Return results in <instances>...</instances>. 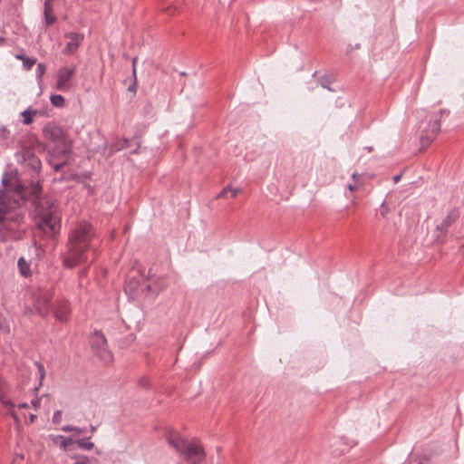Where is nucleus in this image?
<instances>
[{"mask_svg": "<svg viewBox=\"0 0 464 464\" xmlns=\"http://www.w3.org/2000/svg\"><path fill=\"white\" fill-rule=\"evenodd\" d=\"M95 237V230L91 224L86 221L78 222L69 233L64 266L72 268L81 264L91 263L92 259L89 258V250L94 251L92 241Z\"/></svg>", "mask_w": 464, "mask_h": 464, "instance_id": "f257e3e1", "label": "nucleus"}, {"mask_svg": "<svg viewBox=\"0 0 464 464\" xmlns=\"http://www.w3.org/2000/svg\"><path fill=\"white\" fill-rule=\"evenodd\" d=\"M22 198H11L0 189V230L14 231L24 221Z\"/></svg>", "mask_w": 464, "mask_h": 464, "instance_id": "f03ea898", "label": "nucleus"}, {"mask_svg": "<svg viewBox=\"0 0 464 464\" xmlns=\"http://www.w3.org/2000/svg\"><path fill=\"white\" fill-rule=\"evenodd\" d=\"M169 445L182 455L188 464H201L206 458V452L201 444L196 440H188L172 430L166 435Z\"/></svg>", "mask_w": 464, "mask_h": 464, "instance_id": "7ed1b4c3", "label": "nucleus"}, {"mask_svg": "<svg viewBox=\"0 0 464 464\" xmlns=\"http://www.w3.org/2000/svg\"><path fill=\"white\" fill-rule=\"evenodd\" d=\"M40 218V225L54 232L60 227V213L56 203L49 197H32L31 200Z\"/></svg>", "mask_w": 464, "mask_h": 464, "instance_id": "20e7f679", "label": "nucleus"}, {"mask_svg": "<svg viewBox=\"0 0 464 464\" xmlns=\"http://www.w3.org/2000/svg\"><path fill=\"white\" fill-rule=\"evenodd\" d=\"M8 173H4L1 184L5 195L11 198H22V205L31 200L32 197L42 194V184L40 181H34L29 186H24L19 179H9Z\"/></svg>", "mask_w": 464, "mask_h": 464, "instance_id": "39448f33", "label": "nucleus"}, {"mask_svg": "<svg viewBox=\"0 0 464 464\" xmlns=\"http://www.w3.org/2000/svg\"><path fill=\"white\" fill-rule=\"evenodd\" d=\"M91 345L93 353L105 364L112 362L113 356L107 347V340L100 331H95L91 338Z\"/></svg>", "mask_w": 464, "mask_h": 464, "instance_id": "423d86ee", "label": "nucleus"}, {"mask_svg": "<svg viewBox=\"0 0 464 464\" xmlns=\"http://www.w3.org/2000/svg\"><path fill=\"white\" fill-rule=\"evenodd\" d=\"M443 112V111H440L439 114L432 115L428 124V128L424 130L420 135V142L422 146H428L436 138L440 130V115Z\"/></svg>", "mask_w": 464, "mask_h": 464, "instance_id": "0eeeda50", "label": "nucleus"}, {"mask_svg": "<svg viewBox=\"0 0 464 464\" xmlns=\"http://www.w3.org/2000/svg\"><path fill=\"white\" fill-rule=\"evenodd\" d=\"M76 72V67H61L57 73V82L55 89L61 92H66L70 89V81Z\"/></svg>", "mask_w": 464, "mask_h": 464, "instance_id": "6e6552de", "label": "nucleus"}, {"mask_svg": "<svg viewBox=\"0 0 464 464\" xmlns=\"http://www.w3.org/2000/svg\"><path fill=\"white\" fill-rule=\"evenodd\" d=\"M34 307L36 312L44 316L52 309L50 295L48 293L39 294L34 300Z\"/></svg>", "mask_w": 464, "mask_h": 464, "instance_id": "1a4fd4ad", "label": "nucleus"}, {"mask_svg": "<svg viewBox=\"0 0 464 464\" xmlns=\"http://www.w3.org/2000/svg\"><path fill=\"white\" fill-rule=\"evenodd\" d=\"M66 37L69 41L63 49L65 54L75 52L83 40V34L79 32H71Z\"/></svg>", "mask_w": 464, "mask_h": 464, "instance_id": "9d476101", "label": "nucleus"}, {"mask_svg": "<svg viewBox=\"0 0 464 464\" xmlns=\"http://www.w3.org/2000/svg\"><path fill=\"white\" fill-rule=\"evenodd\" d=\"M44 132L46 133L47 137L57 143V145L69 140L64 131L56 126L51 127L50 129L45 128Z\"/></svg>", "mask_w": 464, "mask_h": 464, "instance_id": "9b49d317", "label": "nucleus"}, {"mask_svg": "<svg viewBox=\"0 0 464 464\" xmlns=\"http://www.w3.org/2000/svg\"><path fill=\"white\" fill-rule=\"evenodd\" d=\"M54 153L57 154L60 160H66L72 153V141L69 140L62 144H58L57 148L54 150Z\"/></svg>", "mask_w": 464, "mask_h": 464, "instance_id": "f8f14e48", "label": "nucleus"}, {"mask_svg": "<svg viewBox=\"0 0 464 464\" xmlns=\"http://www.w3.org/2000/svg\"><path fill=\"white\" fill-rule=\"evenodd\" d=\"M456 218L457 214L454 211L449 213L447 217L437 225V231L440 232V235H444Z\"/></svg>", "mask_w": 464, "mask_h": 464, "instance_id": "ddd939ff", "label": "nucleus"}, {"mask_svg": "<svg viewBox=\"0 0 464 464\" xmlns=\"http://www.w3.org/2000/svg\"><path fill=\"white\" fill-rule=\"evenodd\" d=\"M50 439L55 444H59L62 450H66L67 446L73 441L71 437H64L63 435H50Z\"/></svg>", "mask_w": 464, "mask_h": 464, "instance_id": "4468645a", "label": "nucleus"}, {"mask_svg": "<svg viewBox=\"0 0 464 464\" xmlns=\"http://www.w3.org/2000/svg\"><path fill=\"white\" fill-rule=\"evenodd\" d=\"M167 285L164 280H159L158 282L153 283L152 285L148 284L144 286V288L148 291H151L154 296L158 295L161 291L166 288Z\"/></svg>", "mask_w": 464, "mask_h": 464, "instance_id": "2eb2a0df", "label": "nucleus"}, {"mask_svg": "<svg viewBox=\"0 0 464 464\" xmlns=\"http://www.w3.org/2000/svg\"><path fill=\"white\" fill-rule=\"evenodd\" d=\"M69 308L66 302L61 304L60 307L55 310V317L61 322H66L68 319Z\"/></svg>", "mask_w": 464, "mask_h": 464, "instance_id": "dca6fc26", "label": "nucleus"}, {"mask_svg": "<svg viewBox=\"0 0 464 464\" xmlns=\"http://www.w3.org/2000/svg\"><path fill=\"white\" fill-rule=\"evenodd\" d=\"M17 266L22 276H28L30 275V264L23 256L18 259Z\"/></svg>", "mask_w": 464, "mask_h": 464, "instance_id": "f3484780", "label": "nucleus"}, {"mask_svg": "<svg viewBox=\"0 0 464 464\" xmlns=\"http://www.w3.org/2000/svg\"><path fill=\"white\" fill-rule=\"evenodd\" d=\"M90 439H91V436H89L87 438L77 440L74 441V443H76V445L80 449L91 450L94 447V444L92 441H90Z\"/></svg>", "mask_w": 464, "mask_h": 464, "instance_id": "a211bd4d", "label": "nucleus"}, {"mask_svg": "<svg viewBox=\"0 0 464 464\" xmlns=\"http://www.w3.org/2000/svg\"><path fill=\"white\" fill-rule=\"evenodd\" d=\"M36 111L35 110H30V109H27L25 111H24L21 114L23 116V123L24 125H29L32 123L33 121V117L36 114Z\"/></svg>", "mask_w": 464, "mask_h": 464, "instance_id": "6ab92c4d", "label": "nucleus"}, {"mask_svg": "<svg viewBox=\"0 0 464 464\" xmlns=\"http://www.w3.org/2000/svg\"><path fill=\"white\" fill-rule=\"evenodd\" d=\"M61 430L64 432H74L75 434H82L87 431L86 428H80L70 424L63 426Z\"/></svg>", "mask_w": 464, "mask_h": 464, "instance_id": "aec40b11", "label": "nucleus"}, {"mask_svg": "<svg viewBox=\"0 0 464 464\" xmlns=\"http://www.w3.org/2000/svg\"><path fill=\"white\" fill-rule=\"evenodd\" d=\"M51 103L57 108H62L64 106V98L60 94H53L50 97Z\"/></svg>", "mask_w": 464, "mask_h": 464, "instance_id": "412c9836", "label": "nucleus"}, {"mask_svg": "<svg viewBox=\"0 0 464 464\" xmlns=\"http://www.w3.org/2000/svg\"><path fill=\"white\" fill-rule=\"evenodd\" d=\"M28 165L34 171H39L42 167L41 160L34 155L28 159Z\"/></svg>", "mask_w": 464, "mask_h": 464, "instance_id": "4be33fe9", "label": "nucleus"}, {"mask_svg": "<svg viewBox=\"0 0 464 464\" xmlns=\"http://www.w3.org/2000/svg\"><path fill=\"white\" fill-rule=\"evenodd\" d=\"M180 7V2L179 0H177L175 3L169 2L167 5L164 7V11H166L169 14H173L176 10H178Z\"/></svg>", "mask_w": 464, "mask_h": 464, "instance_id": "5701e85b", "label": "nucleus"}, {"mask_svg": "<svg viewBox=\"0 0 464 464\" xmlns=\"http://www.w3.org/2000/svg\"><path fill=\"white\" fill-rule=\"evenodd\" d=\"M332 83V79L327 76V75H324V76H322L320 78V85L324 88V89H327L329 91H334L333 89H331L330 85Z\"/></svg>", "mask_w": 464, "mask_h": 464, "instance_id": "b1692460", "label": "nucleus"}, {"mask_svg": "<svg viewBox=\"0 0 464 464\" xmlns=\"http://www.w3.org/2000/svg\"><path fill=\"white\" fill-rule=\"evenodd\" d=\"M72 458L74 460L73 464H88L90 462V458L84 455H74Z\"/></svg>", "mask_w": 464, "mask_h": 464, "instance_id": "393cba45", "label": "nucleus"}, {"mask_svg": "<svg viewBox=\"0 0 464 464\" xmlns=\"http://www.w3.org/2000/svg\"><path fill=\"white\" fill-rule=\"evenodd\" d=\"M44 18L46 26L52 25L55 21V16L51 14V12L47 9L46 6L44 9Z\"/></svg>", "mask_w": 464, "mask_h": 464, "instance_id": "a878e982", "label": "nucleus"}, {"mask_svg": "<svg viewBox=\"0 0 464 464\" xmlns=\"http://www.w3.org/2000/svg\"><path fill=\"white\" fill-rule=\"evenodd\" d=\"M22 62L23 67L25 70H30L33 67V65L36 63V59L25 56Z\"/></svg>", "mask_w": 464, "mask_h": 464, "instance_id": "bb28decb", "label": "nucleus"}, {"mask_svg": "<svg viewBox=\"0 0 464 464\" xmlns=\"http://www.w3.org/2000/svg\"><path fill=\"white\" fill-rule=\"evenodd\" d=\"M35 366L37 368V371H38V374H39V380H40V384L39 385H42V382L44 381V377H45V370H44V365L39 362H35Z\"/></svg>", "mask_w": 464, "mask_h": 464, "instance_id": "cd10ccee", "label": "nucleus"}, {"mask_svg": "<svg viewBox=\"0 0 464 464\" xmlns=\"http://www.w3.org/2000/svg\"><path fill=\"white\" fill-rule=\"evenodd\" d=\"M131 141H132L131 140L124 139L121 145H118V144L113 145L112 150H123V149H127V148H129L130 143Z\"/></svg>", "mask_w": 464, "mask_h": 464, "instance_id": "c85d7f7f", "label": "nucleus"}, {"mask_svg": "<svg viewBox=\"0 0 464 464\" xmlns=\"http://www.w3.org/2000/svg\"><path fill=\"white\" fill-rule=\"evenodd\" d=\"M49 163L55 171H59L67 163V161L65 160H61L59 162L50 160Z\"/></svg>", "mask_w": 464, "mask_h": 464, "instance_id": "c756f323", "label": "nucleus"}, {"mask_svg": "<svg viewBox=\"0 0 464 464\" xmlns=\"http://www.w3.org/2000/svg\"><path fill=\"white\" fill-rule=\"evenodd\" d=\"M45 70H46V67L44 63H38L37 65V68H36V77L37 79H41L43 77V75L44 74L45 72Z\"/></svg>", "mask_w": 464, "mask_h": 464, "instance_id": "7c9ffc66", "label": "nucleus"}, {"mask_svg": "<svg viewBox=\"0 0 464 464\" xmlns=\"http://www.w3.org/2000/svg\"><path fill=\"white\" fill-rule=\"evenodd\" d=\"M0 401L2 402V404L4 406L8 408V411L13 410L14 408V406H15L10 400H5L3 397H0Z\"/></svg>", "mask_w": 464, "mask_h": 464, "instance_id": "2f4dec72", "label": "nucleus"}, {"mask_svg": "<svg viewBox=\"0 0 464 464\" xmlns=\"http://www.w3.org/2000/svg\"><path fill=\"white\" fill-rule=\"evenodd\" d=\"M138 384L140 386V387H143V388H148L150 387V381L148 380V378L146 377H141L139 381H138Z\"/></svg>", "mask_w": 464, "mask_h": 464, "instance_id": "473e14b6", "label": "nucleus"}, {"mask_svg": "<svg viewBox=\"0 0 464 464\" xmlns=\"http://www.w3.org/2000/svg\"><path fill=\"white\" fill-rule=\"evenodd\" d=\"M61 418H62V411H54V413L53 415V422L58 423L61 420Z\"/></svg>", "mask_w": 464, "mask_h": 464, "instance_id": "72a5a7b5", "label": "nucleus"}, {"mask_svg": "<svg viewBox=\"0 0 464 464\" xmlns=\"http://www.w3.org/2000/svg\"><path fill=\"white\" fill-rule=\"evenodd\" d=\"M229 189H232V187L227 186L224 188L217 196L218 198H225L227 196V193L229 191Z\"/></svg>", "mask_w": 464, "mask_h": 464, "instance_id": "f704fd0d", "label": "nucleus"}, {"mask_svg": "<svg viewBox=\"0 0 464 464\" xmlns=\"http://www.w3.org/2000/svg\"><path fill=\"white\" fill-rule=\"evenodd\" d=\"M128 91L129 92H136V75L134 76L133 82L129 86Z\"/></svg>", "mask_w": 464, "mask_h": 464, "instance_id": "c9c22d12", "label": "nucleus"}, {"mask_svg": "<svg viewBox=\"0 0 464 464\" xmlns=\"http://www.w3.org/2000/svg\"><path fill=\"white\" fill-rule=\"evenodd\" d=\"M8 414H10L12 416V418L14 420L15 422L19 421V418H18L17 414L14 411V409L11 411H8Z\"/></svg>", "mask_w": 464, "mask_h": 464, "instance_id": "e433bc0d", "label": "nucleus"}, {"mask_svg": "<svg viewBox=\"0 0 464 464\" xmlns=\"http://www.w3.org/2000/svg\"><path fill=\"white\" fill-rule=\"evenodd\" d=\"M137 59H138L137 57H134L132 59V74H133V76L136 75V62H137Z\"/></svg>", "mask_w": 464, "mask_h": 464, "instance_id": "4c0bfd02", "label": "nucleus"}, {"mask_svg": "<svg viewBox=\"0 0 464 464\" xmlns=\"http://www.w3.org/2000/svg\"><path fill=\"white\" fill-rule=\"evenodd\" d=\"M347 188H348V189H349L350 191H354V190H356V189H357V186H356L355 184H353V183H350V184H348Z\"/></svg>", "mask_w": 464, "mask_h": 464, "instance_id": "58836bf2", "label": "nucleus"}, {"mask_svg": "<svg viewBox=\"0 0 464 464\" xmlns=\"http://www.w3.org/2000/svg\"><path fill=\"white\" fill-rule=\"evenodd\" d=\"M360 177H361V175L356 172L352 174V179L353 181H357L360 179Z\"/></svg>", "mask_w": 464, "mask_h": 464, "instance_id": "ea45409f", "label": "nucleus"}, {"mask_svg": "<svg viewBox=\"0 0 464 464\" xmlns=\"http://www.w3.org/2000/svg\"><path fill=\"white\" fill-rule=\"evenodd\" d=\"M239 188H232V189H229V191L232 192V196L233 197H236L237 195V193L239 192Z\"/></svg>", "mask_w": 464, "mask_h": 464, "instance_id": "a19ab883", "label": "nucleus"}, {"mask_svg": "<svg viewBox=\"0 0 464 464\" xmlns=\"http://www.w3.org/2000/svg\"><path fill=\"white\" fill-rule=\"evenodd\" d=\"M14 57H15L17 60H21V61H23V60L24 59L25 55H24V54H23V53H16V54L14 55Z\"/></svg>", "mask_w": 464, "mask_h": 464, "instance_id": "79ce46f5", "label": "nucleus"}, {"mask_svg": "<svg viewBox=\"0 0 464 464\" xmlns=\"http://www.w3.org/2000/svg\"><path fill=\"white\" fill-rule=\"evenodd\" d=\"M32 404L34 408H37L40 404V400L39 399H36V400H33L32 401Z\"/></svg>", "mask_w": 464, "mask_h": 464, "instance_id": "37998d69", "label": "nucleus"}, {"mask_svg": "<svg viewBox=\"0 0 464 464\" xmlns=\"http://www.w3.org/2000/svg\"><path fill=\"white\" fill-rule=\"evenodd\" d=\"M131 288H133V287H132V282H131V281H130V282L126 285V286H125V291H126V292H128V290H129V289H131Z\"/></svg>", "mask_w": 464, "mask_h": 464, "instance_id": "c03bdc74", "label": "nucleus"}, {"mask_svg": "<svg viewBox=\"0 0 464 464\" xmlns=\"http://www.w3.org/2000/svg\"><path fill=\"white\" fill-rule=\"evenodd\" d=\"M18 408L20 409H25L28 408V404L26 402H22L18 404Z\"/></svg>", "mask_w": 464, "mask_h": 464, "instance_id": "a18cd8bd", "label": "nucleus"}, {"mask_svg": "<svg viewBox=\"0 0 464 464\" xmlns=\"http://www.w3.org/2000/svg\"><path fill=\"white\" fill-rule=\"evenodd\" d=\"M401 175H396V176H394V177H393V181H394V183H397V182L401 179Z\"/></svg>", "mask_w": 464, "mask_h": 464, "instance_id": "49530a36", "label": "nucleus"}, {"mask_svg": "<svg viewBox=\"0 0 464 464\" xmlns=\"http://www.w3.org/2000/svg\"><path fill=\"white\" fill-rule=\"evenodd\" d=\"M90 431H91V433H94L96 431V427L91 424L90 425Z\"/></svg>", "mask_w": 464, "mask_h": 464, "instance_id": "de8ad7c7", "label": "nucleus"}, {"mask_svg": "<svg viewBox=\"0 0 464 464\" xmlns=\"http://www.w3.org/2000/svg\"><path fill=\"white\" fill-rule=\"evenodd\" d=\"M35 419H36V415L31 414L30 420L33 422V421H34Z\"/></svg>", "mask_w": 464, "mask_h": 464, "instance_id": "09e8293b", "label": "nucleus"}, {"mask_svg": "<svg viewBox=\"0 0 464 464\" xmlns=\"http://www.w3.org/2000/svg\"><path fill=\"white\" fill-rule=\"evenodd\" d=\"M410 464H423L422 461H411Z\"/></svg>", "mask_w": 464, "mask_h": 464, "instance_id": "8fccbe9b", "label": "nucleus"}, {"mask_svg": "<svg viewBox=\"0 0 464 464\" xmlns=\"http://www.w3.org/2000/svg\"><path fill=\"white\" fill-rule=\"evenodd\" d=\"M365 149H366L369 152H371V151L372 150V147H365Z\"/></svg>", "mask_w": 464, "mask_h": 464, "instance_id": "3c124183", "label": "nucleus"}, {"mask_svg": "<svg viewBox=\"0 0 464 464\" xmlns=\"http://www.w3.org/2000/svg\"><path fill=\"white\" fill-rule=\"evenodd\" d=\"M137 151H138V149H134L133 150L130 151V153L135 154V153H137Z\"/></svg>", "mask_w": 464, "mask_h": 464, "instance_id": "603ef678", "label": "nucleus"}, {"mask_svg": "<svg viewBox=\"0 0 464 464\" xmlns=\"http://www.w3.org/2000/svg\"><path fill=\"white\" fill-rule=\"evenodd\" d=\"M16 457H17V458H20V459H23V458H24V456H23L22 454H19V455L17 454V455H16Z\"/></svg>", "mask_w": 464, "mask_h": 464, "instance_id": "864d4df0", "label": "nucleus"}, {"mask_svg": "<svg viewBox=\"0 0 464 464\" xmlns=\"http://www.w3.org/2000/svg\"><path fill=\"white\" fill-rule=\"evenodd\" d=\"M4 41H5V39L0 37V44L3 43Z\"/></svg>", "mask_w": 464, "mask_h": 464, "instance_id": "5fc2aeb1", "label": "nucleus"}, {"mask_svg": "<svg viewBox=\"0 0 464 464\" xmlns=\"http://www.w3.org/2000/svg\"><path fill=\"white\" fill-rule=\"evenodd\" d=\"M384 213H386V210L382 211V216H384Z\"/></svg>", "mask_w": 464, "mask_h": 464, "instance_id": "6e6d98bb", "label": "nucleus"}, {"mask_svg": "<svg viewBox=\"0 0 464 464\" xmlns=\"http://www.w3.org/2000/svg\"><path fill=\"white\" fill-rule=\"evenodd\" d=\"M384 213H386V210L382 211V216H384Z\"/></svg>", "mask_w": 464, "mask_h": 464, "instance_id": "4d7b16f0", "label": "nucleus"}]
</instances>
